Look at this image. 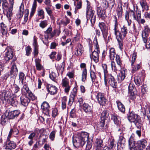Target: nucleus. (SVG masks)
Listing matches in <instances>:
<instances>
[{
    "label": "nucleus",
    "mask_w": 150,
    "mask_h": 150,
    "mask_svg": "<svg viewBox=\"0 0 150 150\" xmlns=\"http://www.w3.org/2000/svg\"><path fill=\"white\" fill-rule=\"evenodd\" d=\"M25 50L26 52V55L27 56H29L31 52V48L30 46H28L25 48Z\"/></svg>",
    "instance_id": "nucleus-62"
},
{
    "label": "nucleus",
    "mask_w": 150,
    "mask_h": 150,
    "mask_svg": "<svg viewBox=\"0 0 150 150\" xmlns=\"http://www.w3.org/2000/svg\"><path fill=\"white\" fill-rule=\"evenodd\" d=\"M145 114H146L147 117L149 120H150V108H147L145 110Z\"/></svg>",
    "instance_id": "nucleus-59"
},
{
    "label": "nucleus",
    "mask_w": 150,
    "mask_h": 150,
    "mask_svg": "<svg viewBox=\"0 0 150 150\" xmlns=\"http://www.w3.org/2000/svg\"><path fill=\"white\" fill-rule=\"evenodd\" d=\"M105 84L106 86L107 84V81H108L109 85L113 88H116L117 87V81L114 76L111 74L107 75L105 77H104Z\"/></svg>",
    "instance_id": "nucleus-4"
},
{
    "label": "nucleus",
    "mask_w": 150,
    "mask_h": 150,
    "mask_svg": "<svg viewBox=\"0 0 150 150\" xmlns=\"http://www.w3.org/2000/svg\"><path fill=\"white\" fill-rule=\"evenodd\" d=\"M86 138L87 140L86 141L87 142L86 145V150H89L91 147L92 144L91 142L92 139L90 137H89V134L87 132H85V139Z\"/></svg>",
    "instance_id": "nucleus-21"
},
{
    "label": "nucleus",
    "mask_w": 150,
    "mask_h": 150,
    "mask_svg": "<svg viewBox=\"0 0 150 150\" xmlns=\"http://www.w3.org/2000/svg\"><path fill=\"white\" fill-rule=\"evenodd\" d=\"M109 111L107 110L103 111L101 113V120H109L110 118L109 116Z\"/></svg>",
    "instance_id": "nucleus-29"
},
{
    "label": "nucleus",
    "mask_w": 150,
    "mask_h": 150,
    "mask_svg": "<svg viewBox=\"0 0 150 150\" xmlns=\"http://www.w3.org/2000/svg\"><path fill=\"white\" fill-rule=\"evenodd\" d=\"M2 96L1 98V100L5 103L8 102L11 97L9 91H6L2 93Z\"/></svg>",
    "instance_id": "nucleus-16"
},
{
    "label": "nucleus",
    "mask_w": 150,
    "mask_h": 150,
    "mask_svg": "<svg viewBox=\"0 0 150 150\" xmlns=\"http://www.w3.org/2000/svg\"><path fill=\"white\" fill-rule=\"evenodd\" d=\"M86 2L87 5L86 12L87 23H90L91 25L93 26L95 22L96 16H94L93 11L91 6L90 3L88 0H86Z\"/></svg>",
    "instance_id": "nucleus-1"
},
{
    "label": "nucleus",
    "mask_w": 150,
    "mask_h": 150,
    "mask_svg": "<svg viewBox=\"0 0 150 150\" xmlns=\"http://www.w3.org/2000/svg\"><path fill=\"white\" fill-rule=\"evenodd\" d=\"M7 114L5 113L1 117V123L2 125H4L9 119L7 116Z\"/></svg>",
    "instance_id": "nucleus-41"
},
{
    "label": "nucleus",
    "mask_w": 150,
    "mask_h": 150,
    "mask_svg": "<svg viewBox=\"0 0 150 150\" xmlns=\"http://www.w3.org/2000/svg\"><path fill=\"white\" fill-rule=\"evenodd\" d=\"M111 118L115 124L117 126H119L120 125L121 122L120 117L115 114H114L112 115Z\"/></svg>",
    "instance_id": "nucleus-25"
},
{
    "label": "nucleus",
    "mask_w": 150,
    "mask_h": 150,
    "mask_svg": "<svg viewBox=\"0 0 150 150\" xmlns=\"http://www.w3.org/2000/svg\"><path fill=\"white\" fill-rule=\"evenodd\" d=\"M129 92L136 91V88L133 84L130 83L128 86Z\"/></svg>",
    "instance_id": "nucleus-57"
},
{
    "label": "nucleus",
    "mask_w": 150,
    "mask_h": 150,
    "mask_svg": "<svg viewBox=\"0 0 150 150\" xmlns=\"http://www.w3.org/2000/svg\"><path fill=\"white\" fill-rule=\"evenodd\" d=\"M116 53L115 52V49L114 48H111L110 50L109 57L110 59L111 60H113L116 57Z\"/></svg>",
    "instance_id": "nucleus-37"
},
{
    "label": "nucleus",
    "mask_w": 150,
    "mask_h": 150,
    "mask_svg": "<svg viewBox=\"0 0 150 150\" xmlns=\"http://www.w3.org/2000/svg\"><path fill=\"white\" fill-rule=\"evenodd\" d=\"M118 142L121 144H124L125 142V139L122 136H121L119 137V139Z\"/></svg>",
    "instance_id": "nucleus-61"
},
{
    "label": "nucleus",
    "mask_w": 150,
    "mask_h": 150,
    "mask_svg": "<svg viewBox=\"0 0 150 150\" xmlns=\"http://www.w3.org/2000/svg\"><path fill=\"white\" fill-rule=\"evenodd\" d=\"M130 94V98L132 99H134L136 98V91L129 92Z\"/></svg>",
    "instance_id": "nucleus-63"
},
{
    "label": "nucleus",
    "mask_w": 150,
    "mask_h": 150,
    "mask_svg": "<svg viewBox=\"0 0 150 150\" xmlns=\"http://www.w3.org/2000/svg\"><path fill=\"white\" fill-rule=\"evenodd\" d=\"M115 60L117 65L121 66L122 64V61L120 56L116 55L115 57Z\"/></svg>",
    "instance_id": "nucleus-53"
},
{
    "label": "nucleus",
    "mask_w": 150,
    "mask_h": 150,
    "mask_svg": "<svg viewBox=\"0 0 150 150\" xmlns=\"http://www.w3.org/2000/svg\"><path fill=\"white\" fill-rule=\"evenodd\" d=\"M10 102L11 105L13 106H16L17 104V102L16 101L15 98L11 97L8 100Z\"/></svg>",
    "instance_id": "nucleus-50"
},
{
    "label": "nucleus",
    "mask_w": 150,
    "mask_h": 150,
    "mask_svg": "<svg viewBox=\"0 0 150 150\" xmlns=\"http://www.w3.org/2000/svg\"><path fill=\"white\" fill-rule=\"evenodd\" d=\"M132 16L134 19L136 20L137 18V15L136 16L134 12L132 10H130L128 12L127 11L125 15V17L126 20L131 19Z\"/></svg>",
    "instance_id": "nucleus-17"
},
{
    "label": "nucleus",
    "mask_w": 150,
    "mask_h": 150,
    "mask_svg": "<svg viewBox=\"0 0 150 150\" xmlns=\"http://www.w3.org/2000/svg\"><path fill=\"white\" fill-rule=\"evenodd\" d=\"M114 34L118 42L119 45V47L122 49L123 46V42L122 40V38L121 37V33L119 31L118 29L114 30Z\"/></svg>",
    "instance_id": "nucleus-11"
},
{
    "label": "nucleus",
    "mask_w": 150,
    "mask_h": 150,
    "mask_svg": "<svg viewBox=\"0 0 150 150\" xmlns=\"http://www.w3.org/2000/svg\"><path fill=\"white\" fill-rule=\"evenodd\" d=\"M117 13L119 17H121L123 11L122 6L121 4H119L117 8Z\"/></svg>",
    "instance_id": "nucleus-44"
},
{
    "label": "nucleus",
    "mask_w": 150,
    "mask_h": 150,
    "mask_svg": "<svg viewBox=\"0 0 150 150\" xmlns=\"http://www.w3.org/2000/svg\"><path fill=\"white\" fill-rule=\"evenodd\" d=\"M84 132H82L77 137H72V142L74 146L77 148L79 146H83L84 144Z\"/></svg>",
    "instance_id": "nucleus-3"
},
{
    "label": "nucleus",
    "mask_w": 150,
    "mask_h": 150,
    "mask_svg": "<svg viewBox=\"0 0 150 150\" xmlns=\"http://www.w3.org/2000/svg\"><path fill=\"white\" fill-rule=\"evenodd\" d=\"M6 114H7V116L9 119H13L14 118L12 111L8 112L7 111L5 112Z\"/></svg>",
    "instance_id": "nucleus-58"
},
{
    "label": "nucleus",
    "mask_w": 150,
    "mask_h": 150,
    "mask_svg": "<svg viewBox=\"0 0 150 150\" xmlns=\"http://www.w3.org/2000/svg\"><path fill=\"white\" fill-rule=\"evenodd\" d=\"M136 54L134 53L132 57V72L134 73L139 70L141 66V63L139 62L138 63L137 62H135L136 58Z\"/></svg>",
    "instance_id": "nucleus-5"
},
{
    "label": "nucleus",
    "mask_w": 150,
    "mask_h": 150,
    "mask_svg": "<svg viewBox=\"0 0 150 150\" xmlns=\"http://www.w3.org/2000/svg\"><path fill=\"white\" fill-rule=\"evenodd\" d=\"M16 144L13 141H10L9 139L7 140L6 144L5 145V149H6L12 150L14 149L16 147Z\"/></svg>",
    "instance_id": "nucleus-19"
},
{
    "label": "nucleus",
    "mask_w": 150,
    "mask_h": 150,
    "mask_svg": "<svg viewBox=\"0 0 150 150\" xmlns=\"http://www.w3.org/2000/svg\"><path fill=\"white\" fill-rule=\"evenodd\" d=\"M121 37L123 38L125 37L127 33V28L124 25L121 28Z\"/></svg>",
    "instance_id": "nucleus-36"
},
{
    "label": "nucleus",
    "mask_w": 150,
    "mask_h": 150,
    "mask_svg": "<svg viewBox=\"0 0 150 150\" xmlns=\"http://www.w3.org/2000/svg\"><path fill=\"white\" fill-rule=\"evenodd\" d=\"M26 77L25 74L23 72H20L19 74V78L20 81H21L22 84H23V81L24 79H25Z\"/></svg>",
    "instance_id": "nucleus-56"
},
{
    "label": "nucleus",
    "mask_w": 150,
    "mask_h": 150,
    "mask_svg": "<svg viewBox=\"0 0 150 150\" xmlns=\"http://www.w3.org/2000/svg\"><path fill=\"white\" fill-rule=\"evenodd\" d=\"M33 44L34 47V55L37 56L38 53V48L37 40L35 38V36L34 37Z\"/></svg>",
    "instance_id": "nucleus-31"
},
{
    "label": "nucleus",
    "mask_w": 150,
    "mask_h": 150,
    "mask_svg": "<svg viewBox=\"0 0 150 150\" xmlns=\"http://www.w3.org/2000/svg\"><path fill=\"white\" fill-rule=\"evenodd\" d=\"M147 145V142L144 139H142L138 141L136 147L139 150H143Z\"/></svg>",
    "instance_id": "nucleus-13"
},
{
    "label": "nucleus",
    "mask_w": 150,
    "mask_h": 150,
    "mask_svg": "<svg viewBox=\"0 0 150 150\" xmlns=\"http://www.w3.org/2000/svg\"><path fill=\"white\" fill-rule=\"evenodd\" d=\"M103 145V140L100 138H98L96 139L95 146L97 150H100Z\"/></svg>",
    "instance_id": "nucleus-24"
},
{
    "label": "nucleus",
    "mask_w": 150,
    "mask_h": 150,
    "mask_svg": "<svg viewBox=\"0 0 150 150\" xmlns=\"http://www.w3.org/2000/svg\"><path fill=\"white\" fill-rule=\"evenodd\" d=\"M21 103L24 106H27L30 101V99L27 96H22L20 98Z\"/></svg>",
    "instance_id": "nucleus-22"
},
{
    "label": "nucleus",
    "mask_w": 150,
    "mask_h": 150,
    "mask_svg": "<svg viewBox=\"0 0 150 150\" xmlns=\"http://www.w3.org/2000/svg\"><path fill=\"white\" fill-rule=\"evenodd\" d=\"M92 110L91 107L89 106L88 104L85 103V112L88 113L90 117L92 116Z\"/></svg>",
    "instance_id": "nucleus-40"
},
{
    "label": "nucleus",
    "mask_w": 150,
    "mask_h": 150,
    "mask_svg": "<svg viewBox=\"0 0 150 150\" xmlns=\"http://www.w3.org/2000/svg\"><path fill=\"white\" fill-rule=\"evenodd\" d=\"M48 21L45 20L41 21L39 24V26L42 29L44 28L47 26Z\"/></svg>",
    "instance_id": "nucleus-48"
},
{
    "label": "nucleus",
    "mask_w": 150,
    "mask_h": 150,
    "mask_svg": "<svg viewBox=\"0 0 150 150\" xmlns=\"http://www.w3.org/2000/svg\"><path fill=\"white\" fill-rule=\"evenodd\" d=\"M41 108L43 110V113L46 115L49 114L50 108L49 104L47 102H43L41 105Z\"/></svg>",
    "instance_id": "nucleus-14"
},
{
    "label": "nucleus",
    "mask_w": 150,
    "mask_h": 150,
    "mask_svg": "<svg viewBox=\"0 0 150 150\" xmlns=\"http://www.w3.org/2000/svg\"><path fill=\"white\" fill-rule=\"evenodd\" d=\"M35 62L37 69L38 70H40L42 68V67L40 63L39 60H35Z\"/></svg>",
    "instance_id": "nucleus-54"
},
{
    "label": "nucleus",
    "mask_w": 150,
    "mask_h": 150,
    "mask_svg": "<svg viewBox=\"0 0 150 150\" xmlns=\"http://www.w3.org/2000/svg\"><path fill=\"white\" fill-rule=\"evenodd\" d=\"M111 65L112 70L115 72L120 71L121 69V66L119 65H116L115 62L113 61L111 62Z\"/></svg>",
    "instance_id": "nucleus-32"
},
{
    "label": "nucleus",
    "mask_w": 150,
    "mask_h": 150,
    "mask_svg": "<svg viewBox=\"0 0 150 150\" xmlns=\"http://www.w3.org/2000/svg\"><path fill=\"white\" fill-rule=\"evenodd\" d=\"M83 48L81 49L79 48L76 50V52H75V54L77 56L81 55L83 52Z\"/></svg>",
    "instance_id": "nucleus-60"
},
{
    "label": "nucleus",
    "mask_w": 150,
    "mask_h": 150,
    "mask_svg": "<svg viewBox=\"0 0 150 150\" xmlns=\"http://www.w3.org/2000/svg\"><path fill=\"white\" fill-rule=\"evenodd\" d=\"M77 93V88H74L71 93L70 97L75 98L76 96Z\"/></svg>",
    "instance_id": "nucleus-49"
},
{
    "label": "nucleus",
    "mask_w": 150,
    "mask_h": 150,
    "mask_svg": "<svg viewBox=\"0 0 150 150\" xmlns=\"http://www.w3.org/2000/svg\"><path fill=\"white\" fill-rule=\"evenodd\" d=\"M115 146L116 142H115V140L114 139H110L108 143V147L112 149L115 147Z\"/></svg>",
    "instance_id": "nucleus-46"
},
{
    "label": "nucleus",
    "mask_w": 150,
    "mask_h": 150,
    "mask_svg": "<svg viewBox=\"0 0 150 150\" xmlns=\"http://www.w3.org/2000/svg\"><path fill=\"white\" fill-rule=\"evenodd\" d=\"M83 99L81 97L78 99V102L79 103V109L81 112L84 111V102Z\"/></svg>",
    "instance_id": "nucleus-34"
},
{
    "label": "nucleus",
    "mask_w": 150,
    "mask_h": 150,
    "mask_svg": "<svg viewBox=\"0 0 150 150\" xmlns=\"http://www.w3.org/2000/svg\"><path fill=\"white\" fill-rule=\"evenodd\" d=\"M46 88L47 91L51 94L54 95L57 92V88L54 86L48 84L47 85Z\"/></svg>",
    "instance_id": "nucleus-18"
},
{
    "label": "nucleus",
    "mask_w": 150,
    "mask_h": 150,
    "mask_svg": "<svg viewBox=\"0 0 150 150\" xmlns=\"http://www.w3.org/2000/svg\"><path fill=\"white\" fill-rule=\"evenodd\" d=\"M134 81L136 85L138 86L142 85V81L139 76L135 77Z\"/></svg>",
    "instance_id": "nucleus-45"
},
{
    "label": "nucleus",
    "mask_w": 150,
    "mask_h": 150,
    "mask_svg": "<svg viewBox=\"0 0 150 150\" xmlns=\"http://www.w3.org/2000/svg\"><path fill=\"white\" fill-rule=\"evenodd\" d=\"M58 110L57 108L54 109L52 111V116L54 117H55L58 115Z\"/></svg>",
    "instance_id": "nucleus-64"
},
{
    "label": "nucleus",
    "mask_w": 150,
    "mask_h": 150,
    "mask_svg": "<svg viewBox=\"0 0 150 150\" xmlns=\"http://www.w3.org/2000/svg\"><path fill=\"white\" fill-rule=\"evenodd\" d=\"M97 14L99 17L102 19H103L106 16L105 11V10L102 9L101 8L98 7L97 9Z\"/></svg>",
    "instance_id": "nucleus-26"
},
{
    "label": "nucleus",
    "mask_w": 150,
    "mask_h": 150,
    "mask_svg": "<svg viewBox=\"0 0 150 150\" xmlns=\"http://www.w3.org/2000/svg\"><path fill=\"white\" fill-rule=\"evenodd\" d=\"M140 4L143 11H147L149 10V6L146 0H141L140 2Z\"/></svg>",
    "instance_id": "nucleus-27"
},
{
    "label": "nucleus",
    "mask_w": 150,
    "mask_h": 150,
    "mask_svg": "<svg viewBox=\"0 0 150 150\" xmlns=\"http://www.w3.org/2000/svg\"><path fill=\"white\" fill-rule=\"evenodd\" d=\"M18 72V69L16 65L13 64L12 66L10 71L11 77L13 79H15L16 76L17 75Z\"/></svg>",
    "instance_id": "nucleus-20"
},
{
    "label": "nucleus",
    "mask_w": 150,
    "mask_h": 150,
    "mask_svg": "<svg viewBox=\"0 0 150 150\" xmlns=\"http://www.w3.org/2000/svg\"><path fill=\"white\" fill-rule=\"evenodd\" d=\"M13 50L12 48L8 47L5 49V56L6 60L8 61L12 59L13 56Z\"/></svg>",
    "instance_id": "nucleus-10"
},
{
    "label": "nucleus",
    "mask_w": 150,
    "mask_h": 150,
    "mask_svg": "<svg viewBox=\"0 0 150 150\" xmlns=\"http://www.w3.org/2000/svg\"><path fill=\"white\" fill-rule=\"evenodd\" d=\"M22 92L26 94L27 95L31 98L32 100L35 98L34 95L29 90V88L27 85L25 84L23 86L21 89Z\"/></svg>",
    "instance_id": "nucleus-12"
},
{
    "label": "nucleus",
    "mask_w": 150,
    "mask_h": 150,
    "mask_svg": "<svg viewBox=\"0 0 150 150\" xmlns=\"http://www.w3.org/2000/svg\"><path fill=\"white\" fill-rule=\"evenodd\" d=\"M106 128L107 125H105V121L101 120L98 127V129L101 131H104Z\"/></svg>",
    "instance_id": "nucleus-28"
},
{
    "label": "nucleus",
    "mask_w": 150,
    "mask_h": 150,
    "mask_svg": "<svg viewBox=\"0 0 150 150\" xmlns=\"http://www.w3.org/2000/svg\"><path fill=\"white\" fill-rule=\"evenodd\" d=\"M127 118L130 122H133L137 127H140L142 125V122L140 117L137 114L133 111H129L127 114Z\"/></svg>",
    "instance_id": "nucleus-2"
},
{
    "label": "nucleus",
    "mask_w": 150,
    "mask_h": 150,
    "mask_svg": "<svg viewBox=\"0 0 150 150\" xmlns=\"http://www.w3.org/2000/svg\"><path fill=\"white\" fill-rule=\"evenodd\" d=\"M69 83V81L66 78H65L62 80V86L64 89L65 92L67 93H68L70 89L71 86Z\"/></svg>",
    "instance_id": "nucleus-8"
},
{
    "label": "nucleus",
    "mask_w": 150,
    "mask_h": 150,
    "mask_svg": "<svg viewBox=\"0 0 150 150\" xmlns=\"http://www.w3.org/2000/svg\"><path fill=\"white\" fill-rule=\"evenodd\" d=\"M98 25L102 32L103 38L106 39L108 34V27L103 22L99 23Z\"/></svg>",
    "instance_id": "nucleus-7"
},
{
    "label": "nucleus",
    "mask_w": 150,
    "mask_h": 150,
    "mask_svg": "<svg viewBox=\"0 0 150 150\" xmlns=\"http://www.w3.org/2000/svg\"><path fill=\"white\" fill-rule=\"evenodd\" d=\"M12 89L14 94H15L19 91L20 88L17 85L14 84H13Z\"/></svg>",
    "instance_id": "nucleus-47"
},
{
    "label": "nucleus",
    "mask_w": 150,
    "mask_h": 150,
    "mask_svg": "<svg viewBox=\"0 0 150 150\" xmlns=\"http://www.w3.org/2000/svg\"><path fill=\"white\" fill-rule=\"evenodd\" d=\"M0 27L1 28V32L2 34L3 35H6L7 33V28L6 25L3 23H1L0 24Z\"/></svg>",
    "instance_id": "nucleus-33"
},
{
    "label": "nucleus",
    "mask_w": 150,
    "mask_h": 150,
    "mask_svg": "<svg viewBox=\"0 0 150 150\" xmlns=\"http://www.w3.org/2000/svg\"><path fill=\"white\" fill-rule=\"evenodd\" d=\"M125 71L126 70H122L119 74V77L120 78L121 80H124L125 77Z\"/></svg>",
    "instance_id": "nucleus-52"
},
{
    "label": "nucleus",
    "mask_w": 150,
    "mask_h": 150,
    "mask_svg": "<svg viewBox=\"0 0 150 150\" xmlns=\"http://www.w3.org/2000/svg\"><path fill=\"white\" fill-rule=\"evenodd\" d=\"M64 62H63L61 64L58 65L57 67V71H60L62 72L64 70Z\"/></svg>",
    "instance_id": "nucleus-51"
},
{
    "label": "nucleus",
    "mask_w": 150,
    "mask_h": 150,
    "mask_svg": "<svg viewBox=\"0 0 150 150\" xmlns=\"http://www.w3.org/2000/svg\"><path fill=\"white\" fill-rule=\"evenodd\" d=\"M103 68L104 70V77H105V76L107 75L110 74L108 73L107 71V66L106 64H103Z\"/></svg>",
    "instance_id": "nucleus-55"
},
{
    "label": "nucleus",
    "mask_w": 150,
    "mask_h": 150,
    "mask_svg": "<svg viewBox=\"0 0 150 150\" xmlns=\"http://www.w3.org/2000/svg\"><path fill=\"white\" fill-rule=\"evenodd\" d=\"M109 3H108L106 0H102L101 3V6L104 9H105L109 6L111 7V5L110 4V1Z\"/></svg>",
    "instance_id": "nucleus-38"
},
{
    "label": "nucleus",
    "mask_w": 150,
    "mask_h": 150,
    "mask_svg": "<svg viewBox=\"0 0 150 150\" xmlns=\"http://www.w3.org/2000/svg\"><path fill=\"white\" fill-rule=\"evenodd\" d=\"M96 98L100 105H105L107 100L104 93H99L96 96Z\"/></svg>",
    "instance_id": "nucleus-9"
},
{
    "label": "nucleus",
    "mask_w": 150,
    "mask_h": 150,
    "mask_svg": "<svg viewBox=\"0 0 150 150\" xmlns=\"http://www.w3.org/2000/svg\"><path fill=\"white\" fill-rule=\"evenodd\" d=\"M116 102L119 110L122 112H125V108L123 104L120 102L117 101Z\"/></svg>",
    "instance_id": "nucleus-42"
},
{
    "label": "nucleus",
    "mask_w": 150,
    "mask_h": 150,
    "mask_svg": "<svg viewBox=\"0 0 150 150\" xmlns=\"http://www.w3.org/2000/svg\"><path fill=\"white\" fill-rule=\"evenodd\" d=\"M67 98L65 96L63 97L62 99V107L63 109H66V102Z\"/></svg>",
    "instance_id": "nucleus-43"
},
{
    "label": "nucleus",
    "mask_w": 150,
    "mask_h": 150,
    "mask_svg": "<svg viewBox=\"0 0 150 150\" xmlns=\"http://www.w3.org/2000/svg\"><path fill=\"white\" fill-rule=\"evenodd\" d=\"M134 137V134H132L128 140L129 145V147L130 150H134V149L133 147L135 144Z\"/></svg>",
    "instance_id": "nucleus-23"
},
{
    "label": "nucleus",
    "mask_w": 150,
    "mask_h": 150,
    "mask_svg": "<svg viewBox=\"0 0 150 150\" xmlns=\"http://www.w3.org/2000/svg\"><path fill=\"white\" fill-rule=\"evenodd\" d=\"M100 52L93 51L91 54H90V57L92 60H93L96 63L99 61V54Z\"/></svg>",
    "instance_id": "nucleus-15"
},
{
    "label": "nucleus",
    "mask_w": 150,
    "mask_h": 150,
    "mask_svg": "<svg viewBox=\"0 0 150 150\" xmlns=\"http://www.w3.org/2000/svg\"><path fill=\"white\" fill-rule=\"evenodd\" d=\"M70 20L67 17L62 19L60 22L59 24L63 25V26H66L70 22Z\"/></svg>",
    "instance_id": "nucleus-35"
},
{
    "label": "nucleus",
    "mask_w": 150,
    "mask_h": 150,
    "mask_svg": "<svg viewBox=\"0 0 150 150\" xmlns=\"http://www.w3.org/2000/svg\"><path fill=\"white\" fill-rule=\"evenodd\" d=\"M141 14L139 13L137 14V18L136 20L137 22L139 24H143L145 23L146 21L143 18L141 19Z\"/></svg>",
    "instance_id": "nucleus-39"
},
{
    "label": "nucleus",
    "mask_w": 150,
    "mask_h": 150,
    "mask_svg": "<svg viewBox=\"0 0 150 150\" xmlns=\"http://www.w3.org/2000/svg\"><path fill=\"white\" fill-rule=\"evenodd\" d=\"M143 28L144 29L142 31V35L143 42L146 43L150 33V28L147 25L144 26Z\"/></svg>",
    "instance_id": "nucleus-6"
},
{
    "label": "nucleus",
    "mask_w": 150,
    "mask_h": 150,
    "mask_svg": "<svg viewBox=\"0 0 150 150\" xmlns=\"http://www.w3.org/2000/svg\"><path fill=\"white\" fill-rule=\"evenodd\" d=\"M52 28L50 27L48 28L44 32L46 34L45 35L48 38H52L54 35V33L52 32Z\"/></svg>",
    "instance_id": "nucleus-30"
}]
</instances>
